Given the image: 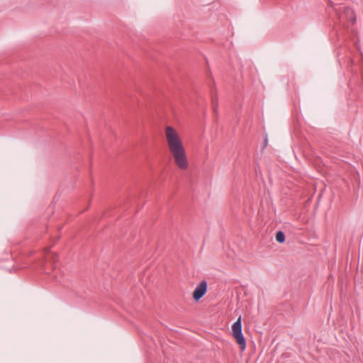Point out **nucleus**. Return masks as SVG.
I'll use <instances>...</instances> for the list:
<instances>
[{
    "instance_id": "obj_3",
    "label": "nucleus",
    "mask_w": 363,
    "mask_h": 363,
    "mask_svg": "<svg viewBox=\"0 0 363 363\" xmlns=\"http://www.w3.org/2000/svg\"><path fill=\"white\" fill-rule=\"evenodd\" d=\"M208 284L206 281H202L194 289L193 292V298L194 301H198L200 300L207 292Z\"/></svg>"
},
{
    "instance_id": "obj_7",
    "label": "nucleus",
    "mask_w": 363,
    "mask_h": 363,
    "mask_svg": "<svg viewBox=\"0 0 363 363\" xmlns=\"http://www.w3.org/2000/svg\"><path fill=\"white\" fill-rule=\"evenodd\" d=\"M267 143H268V138H267V135H266L265 138H264V147H263V148L266 147V146L267 145Z\"/></svg>"
},
{
    "instance_id": "obj_6",
    "label": "nucleus",
    "mask_w": 363,
    "mask_h": 363,
    "mask_svg": "<svg viewBox=\"0 0 363 363\" xmlns=\"http://www.w3.org/2000/svg\"><path fill=\"white\" fill-rule=\"evenodd\" d=\"M212 106H213V112L217 114L218 113V99L216 97L215 99H212Z\"/></svg>"
},
{
    "instance_id": "obj_2",
    "label": "nucleus",
    "mask_w": 363,
    "mask_h": 363,
    "mask_svg": "<svg viewBox=\"0 0 363 363\" xmlns=\"http://www.w3.org/2000/svg\"><path fill=\"white\" fill-rule=\"evenodd\" d=\"M232 331L233 335L236 340L238 344L240 345L241 350H245L246 347V340L242 331L241 317H239L233 323L232 326Z\"/></svg>"
},
{
    "instance_id": "obj_1",
    "label": "nucleus",
    "mask_w": 363,
    "mask_h": 363,
    "mask_svg": "<svg viewBox=\"0 0 363 363\" xmlns=\"http://www.w3.org/2000/svg\"><path fill=\"white\" fill-rule=\"evenodd\" d=\"M165 137L169 150L172 155L175 164L182 170L186 169L189 167L188 159L179 134L172 126H167Z\"/></svg>"
},
{
    "instance_id": "obj_4",
    "label": "nucleus",
    "mask_w": 363,
    "mask_h": 363,
    "mask_svg": "<svg viewBox=\"0 0 363 363\" xmlns=\"http://www.w3.org/2000/svg\"><path fill=\"white\" fill-rule=\"evenodd\" d=\"M345 11L348 18V21L352 24H354L356 23V16L354 11L350 8H346Z\"/></svg>"
},
{
    "instance_id": "obj_5",
    "label": "nucleus",
    "mask_w": 363,
    "mask_h": 363,
    "mask_svg": "<svg viewBox=\"0 0 363 363\" xmlns=\"http://www.w3.org/2000/svg\"><path fill=\"white\" fill-rule=\"evenodd\" d=\"M285 234L283 231L279 230L276 234V240L279 243H283L285 241Z\"/></svg>"
}]
</instances>
